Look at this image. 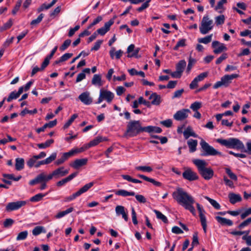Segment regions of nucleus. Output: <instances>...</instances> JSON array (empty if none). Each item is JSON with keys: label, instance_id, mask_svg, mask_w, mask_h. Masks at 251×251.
<instances>
[{"label": "nucleus", "instance_id": "1", "mask_svg": "<svg viewBox=\"0 0 251 251\" xmlns=\"http://www.w3.org/2000/svg\"><path fill=\"white\" fill-rule=\"evenodd\" d=\"M173 198L183 206L185 209L190 211L193 215H196V211L193 204L195 203L194 198L181 188H178L173 193Z\"/></svg>", "mask_w": 251, "mask_h": 251}, {"label": "nucleus", "instance_id": "2", "mask_svg": "<svg viewBox=\"0 0 251 251\" xmlns=\"http://www.w3.org/2000/svg\"><path fill=\"white\" fill-rule=\"evenodd\" d=\"M143 132H146V127L142 126L140 121L132 120L127 123L126 130L123 137L126 138L135 137Z\"/></svg>", "mask_w": 251, "mask_h": 251}, {"label": "nucleus", "instance_id": "3", "mask_svg": "<svg viewBox=\"0 0 251 251\" xmlns=\"http://www.w3.org/2000/svg\"><path fill=\"white\" fill-rule=\"evenodd\" d=\"M193 163L197 166L198 172L201 176L205 180H209L214 176V171L211 168H207V162L201 159H194Z\"/></svg>", "mask_w": 251, "mask_h": 251}, {"label": "nucleus", "instance_id": "4", "mask_svg": "<svg viewBox=\"0 0 251 251\" xmlns=\"http://www.w3.org/2000/svg\"><path fill=\"white\" fill-rule=\"evenodd\" d=\"M216 142L228 148L243 149L245 147L243 143L237 138H230L228 139L219 138Z\"/></svg>", "mask_w": 251, "mask_h": 251}, {"label": "nucleus", "instance_id": "5", "mask_svg": "<svg viewBox=\"0 0 251 251\" xmlns=\"http://www.w3.org/2000/svg\"><path fill=\"white\" fill-rule=\"evenodd\" d=\"M200 144L201 147V155L202 156L215 155H219L222 156L223 155L222 152L217 151L202 139H201Z\"/></svg>", "mask_w": 251, "mask_h": 251}, {"label": "nucleus", "instance_id": "6", "mask_svg": "<svg viewBox=\"0 0 251 251\" xmlns=\"http://www.w3.org/2000/svg\"><path fill=\"white\" fill-rule=\"evenodd\" d=\"M239 76V75L236 74L225 75L221 77L220 81L214 84L213 87L214 89H218L222 86L227 87L231 83L232 79L238 77Z\"/></svg>", "mask_w": 251, "mask_h": 251}, {"label": "nucleus", "instance_id": "7", "mask_svg": "<svg viewBox=\"0 0 251 251\" xmlns=\"http://www.w3.org/2000/svg\"><path fill=\"white\" fill-rule=\"evenodd\" d=\"M213 27V21L210 19L208 16L203 17L199 27L200 32L202 34H206Z\"/></svg>", "mask_w": 251, "mask_h": 251}, {"label": "nucleus", "instance_id": "8", "mask_svg": "<svg viewBox=\"0 0 251 251\" xmlns=\"http://www.w3.org/2000/svg\"><path fill=\"white\" fill-rule=\"evenodd\" d=\"M83 151L82 148L76 149L75 150H72L69 152L63 153L61 157L55 161L54 164L56 166H59L62 164L65 161L68 160L70 157L73 156L74 154L81 152Z\"/></svg>", "mask_w": 251, "mask_h": 251}, {"label": "nucleus", "instance_id": "9", "mask_svg": "<svg viewBox=\"0 0 251 251\" xmlns=\"http://www.w3.org/2000/svg\"><path fill=\"white\" fill-rule=\"evenodd\" d=\"M114 98V94L108 90H100V96L98 100L97 103H101L103 100L110 103Z\"/></svg>", "mask_w": 251, "mask_h": 251}, {"label": "nucleus", "instance_id": "10", "mask_svg": "<svg viewBox=\"0 0 251 251\" xmlns=\"http://www.w3.org/2000/svg\"><path fill=\"white\" fill-rule=\"evenodd\" d=\"M26 203V202L24 201L9 202L6 206L5 210L7 212H11L12 211L18 210L22 206L25 205Z\"/></svg>", "mask_w": 251, "mask_h": 251}, {"label": "nucleus", "instance_id": "11", "mask_svg": "<svg viewBox=\"0 0 251 251\" xmlns=\"http://www.w3.org/2000/svg\"><path fill=\"white\" fill-rule=\"evenodd\" d=\"M69 173V170L64 169V167H59L54 170L51 174L49 175V178L52 179L53 177L58 178L60 177H62Z\"/></svg>", "mask_w": 251, "mask_h": 251}, {"label": "nucleus", "instance_id": "12", "mask_svg": "<svg viewBox=\"0 0 251 251\" xmlns=\"http://www.w3.org/2000/svg\"><path fill=\"white\" fill-rule=\"evenodd\" d=\"M183 177L190 181H194L199 179L197 174L194 172L191 168H187L182 173Z\"/></svg>", "mask_w": 251, "mask_h": 251}, {"label": "nucleus", "instance_id": "13", "mask_svg": "<svg viewBox=\"0 0 251 251\" xmlns=\"http://www.w3.org/2000/svg\"><path fill=\"white\" fill-rule=\"evenodd\" d=\"M49 175L47 176L45 173H41L37 175L34 179L31 180L29 182V184L34 185L37 183L48 182L50 180V179L49 178Z\"/></svg>", "mask_w": 251, "mask_h": 251}, {"label": "nucleus", "instance_id": "14", "mask_svg": "<svg viewBox=\"0 0 251 251\" xmlns=\"http://www.w3.org/2000/svg\"><path fill=\"white\" fill-rule=\"evenodd\" d=\"M212 48L214 49L213 52L215 54H219L224 51H226L227 50V48L223 43H221L218 41H214L212 42Z\"/></svg>", "mask_w": 251, "mask_h": 251}, {"label": "nucleus", "instance_id": "15", "mask_svg": "<svg viewBox=\"0 0 251 251\" xmlns=\"http://www.w3.org/2000/svg\"><path fill=\"white\" fill-rule=\"evenodd\" d=\"M196 205L199 213V216L201 220V224L202 226V228L203 229L204 232L206 233L207 224L206 217L203 213V212H204V210L199 203H197Z\"/></svg>", "mask_w": 251, "mask_h": 251}, {"label": "nucleus", "instance_id": "16", "mask_svg": "<svg viewBox=\"0 0 251 251\" xmlns=\"http://www.w3.org/2000/svg\"><path fill=\"white\" fill-rule=\"evenodd\" d=\"M190 112V111L188 109H182L177 111L174 114V118L176 121H182L188 117V114Z\"/></svg>", "mask_w": 251, "mask_h": 251}, {"label": "nucleus", "instance_id": "17", "mask_svg": "<svg viewBox=\"0 0 251 251\" xmlns=\"http://www.w3.org/2000/svg\"><path fill=\"white\" fill-rule=\"evenodd\" d=\"M80 101L86 105H89L93 102V99L90 97L89 92H85L81 93L78 97Z\"/></svg>", "mask_w": 251, "mask_h": 251}, {"label": "nucleus", "instance_id": "18", "mask_svg": "<svg viewBox=\"0 0 251 251\" xmlns=\"http://www.w3.org/2000/svg\"><path fill=\"white\" fill-rule=\"evenodd\" d=\"M116 213L117 216L122 215L123 218L127 222L128 221V213L126 211V209L124 206L122 205H118L115 208Z\"/></svg>", "mask_w": 251, "mask_h": 251}, {"label": "nucleus", "instance_id": "19", "mask_svg": "<svg viewBox=\"0 0 251 251\" xmlns=\"http://www.w3.org/2000/svg\"><path fill=\"white\" fill-rule=\"evenodd\" d=\"M149 99L151 100L150 102L151 105H159L161 102V96L156 93H152L149 96Z\"/></svg>", "mask_w": 251, "mask_h": 251}, {"label": "nucleus", "instance_id": "20", "mask_svg": "<svg viewBox=\"0 0 251 251\" xmlns=\"http://www.w3.org/2000/svg\"><path fill=\"white\" fill-rule=\"evenodd\" d=\"M87 158H82L75 159L73 163L70 164V166L74 169H77L79 167L86 165L87 163Z\"/></svg>", "mask_w": 251, "mask_h": 251}, {"label": "nucleus", "instance_id": "21", "mask_svg": "<svg viewBox=\"0 0 251 251\" xmlns=\"http://www.w3.org/2000/svg\"><path fill=\"white\" fill-rule=\"evenodd\" d=\"M56 124L57 120L56 119L53 121H50L49 123L45 124L42 127L37 128L36 129V132L38 133H39L41 132H43L45 131L46 128L53 127L55 126Z\"/></svg>", "mask_w": 251, "mask_h": 251}, {"label": "nucleus", "instance_id": "22", "mask_svg": "<svg viewBox=\"0 0 251 251\" xmlns=\"http://www.w3.org/2000/svg\"><path fill=\"white\" fill-rule=\"evenodd\" d=\"M229 201L231 204H235L237 202L242 201V197L239 194H236L234 193H230L228 194Z\"/></svg>", "mask_w": 251, "mask_h": 251}, {"label": "nucleus", "instance_id": "23", "mask_svg": "<svg viewBox=\"0 0 251 251\" xmlns=\"http://www.w3.org/2000/svg\"><path fill=\"white\" fill-rule=\"evenodd\" d=\"M92 84L93 85L100 87L103 85V83L101 80V76L100 75H94L92 79Z\"/></svg>", "mask_w": 251, "mask_h": 251}, {"label": "nucleus", "instance_id": "24", "mask_svg": "<svg viewBox=\"0 0 251 251\" xmlns=\"http://www.w3.org/2000/svg\"><path fill=\"white\" fill-rule=\"evenodd\" d=\"M215 219L217 222L222 226L227 225L231 226L233 225V222L229 219H227L225 218L218 216L215 217Z\"/></svg>", "mask_w": 251, "mask_h": 251}, {"label": "nucleus", "instance_id": "25", "mask_svg": "<svg viewBox=\"0 0 251 251\" xmlns=\"http://www.w3.org/2000/svg\"><path fill=\"white\" fill-rule=\"evenodd\" d=\"M115 48L114 47L111 48V50L109 51V54H110V57L112 59H113L114 58V57H115V58L117 59H120L123 54V51L121 50H120L116 52H115Z\"/></svg>", "mask_w": 251, "mask_h": 251}, {"label": "nucleus", "instance_id": "26", "mask_svg": "<svg viewBox=\"0 0 251 251\" xmlns=\"http://www.w3.org/2000/svg\"><path fill=\"white\" fill-rule=\"evenodd\" d=\"M183 135L185 139H187L190 136L197 137L198 135L193 130L192 128L190 126H188L183 132Z\"/></svg>", "mask_w": 251, "mask_h": 251}, {"label": "nucleus", "instance_id": "27", "mask_svg": "<svg viewBox=\"0 0 251 251\" xmlns=\"http://www.w3.org/2000/svg\"><path fill=\"white\" fill-rule=\"evenodd\" d=\"M190 152H194L196 151L198 141L196 140L190 139L187 142Z\"/></svg>", "mask_w": 251, "mask_h": 251}, {"label": "nucleus", "instance_id": "28", "mask_svg": "<svg viewBox=\"0 0 251 251\" xmlns=\"http://www.w3.org/2000/svg\"><path fill=\"white\" fill-rule=\"evenodd\" d=\"M137 176L143 179L144 180L149 181L150 182L152 183L153 185L156 186H160L161 185V183L160 182L157 181L153 178L148 177L143 175L139 174L137 175Z\"/></svg>", "mask_w": 251, "mask_h": 251}, {"label": "nucleus", "instance_id": "29", "mask_svg": "<svg viewBox=\"0 0 251 251\" xmlns=\"http://www.w3.org/2000/svg\"><path fill=\"white\" fill-rule=\"evenodd\" d=\"M15 169L17 171H21L24 168L25 161L22 158H17L15 160Z\"/></svg>", "mask_w": 251, "mask_h": 251}, {"label": "nucleus", "instance_id": "30", "mask_svg": "<svg viewBox=\"0 0 251 251\" xmlns=\"http://www.w3.org/2000/svg\"><path fill=\"white\" fill-rule=\"evenodd\" d=\"M115 194L118 196H122L123 197L127 196H133L135 195V193L133 191L128 192L124 189L119 190L115 192Z\"/></svg>", "mask_w": 251, "mask_h": 251}, {"label": "nucleus", "instance_id": "31", "mask_svg": "<svg viewBox=\"0 0 251 251\" xmlns=\"http://www.w3.org/2000/svg\"><path fill=\"white\" fill-rule=\"evenodd\" d=\"M73 53H66L63 54L61 57L59 58V59L56 60L54 62V64H58L61 62H64L69 58H70L73 56Z\"/></svg>", "mask_w": 251, "mask_h": 251}, {"label": "nucleus", "instance_id": "32", "mask_svg": "<svg viewBox=\"0 0 251 251\" xmlns=\"http://www.w3.org/2000/svg\"><path fill=\"white\" fill-rule=\"evenodd\" d=\"M105 140H106V138H103L102 137L98 136L89 143L88 147H91L95 146L102 141Z\"/></svg>", "mask_w": 251, "mask_h": 251}, {"label": "nucleus", "instance_id": "33", "mask_svg": "<svg viewBox=\"0 0 251 251\" xmlns=\"http://www.w3.org/2000/svg\"><path fill=\"white\" fill-rule=\"evenodd\" d=\"M186 66V62L184 60L179 61L176 65V70L182 74Z\"/></svg>", "mask_w": 251, "mask_h": 251}, {"label": "nucleus", "instance_id": "34", "mask_svg": "<svg viewBox=\"0 0 251 251\" xmlns=\"http://www.w3.org/2000/svg\"><path fill=\"white\" fill-rule=\"evenodd\" d=\"M94 184V182H91L89 183L86 184L82 188H81L77 192L79 195L87 192L90 188H91Z\"/></svg>", "mask_w": 251, "mask_h": 251}, {"label": "nucleus", "instance_id": "35", "mask_svg": "<svg viewBox=\"0 0 251 251\" xmlns=\"http://www.w3.org/2000/svg\"><path fill=\"white\" fill-rule=\"evenodd\" d=\"M162 129L158 126H148L146 127V132L151 133L152 132L155 133H161L162 132Z\"/></svg>", "mask_w": 251, "mask_h": 251}, {"label": "nucleus", "instance_id": "36", "mask_svg": "<svg viewBox=\"0 0 251 251\" xmlns=\"http://www.w3.org/2000/svg\"><path fill=\"white\" fill-rule=\"evenodd\" d=\"M74 210L73 207H70L69 208L66 209L65 211H61L58 213L55 216V218L56 219H60L66 215L72 212Z\"/></svg>", "mask_w": 251, "mask_h": 251}, {"label": "nucleus", "instance_id": "37", "mask_svg": "<svg viewBox=\"0 0 251 251\" xmlns=\"http://www.w3.org/2000/svg\"><path fill=\"white\" fill-rule=\"evenodd\" d=\"M53 143L54 140L51 139L47 140L45 143L38 144L37 145L39 149H45L49 147Z\"/></svg>", "mask_w": 251, "mask_h": 251}, {"label": "nucleus", "instance_id": "38", "mask_svg": "<svg viewBox=\"0 0 251 251\" xmlns=\"http://www.w3.org/2000/svg\"><path fill=\"white\" fill-rule=\"evenodd\" d=\"M42 232H46L44 227L42 226H37L32 230V234L34 236H37Z\"/></svg>", "mask_w": 251, "mask_h": 251}, {"label": "nucleus", "instance_id": "39", "mask_svg": "<svg viewBox=\"0 0 251 251\" xmlns=\"http://www.w3.org/2000/svg\"><path fill=\"white\" fill-rule=\"evenodd\" d=\"M153 211L155 213L157 218L161 220L164 223H168V220L167 217L164 215H163L161 212L157 210H154Z\"/></svg>", "mask_w": 251, "mask_h": 251}, {"label": "nucleus", "instance_id": "40", "mask_svg": "<svg viewBox=\"0 0 251 251\" xmlns=\"http://www.w3.org/2000/svg\"><path fill=\"white\" fill-rule=\"evenodd\" d=\"M204 198L207 200L216 209L218 210L220 209V205L215 200L212 199L207 196H205Z\"/></svg>", "mask_w": 251, "mask_h": 251}, {"label": "nucleus", "instance_id": "41", "mask_svg": "<svg viewBox=\"0 0 251 251\" xmlns=\"http://www.w3.org/2000/svg\"><path fill=\"white\" fill-rule=\"evenodd\" d=\"M212 36L213 34H210L204 37V38H199L198 40V42L200 43H203L204 44H208L212 41Z\"/></svg>", "mask_w": 251, "mask_h": 251}, {"label": "nucleus", "instance_id": "42", "mask_svg": "<svg viewBox=\"0 0 251 251\" xmlns=\"http://www.w3.org/2000/svg\"><path fill=\"white\" fill-rule=\"evenodd\" d=\"M186 40L185 39H182L178 41L176 45L174 47V50H177L180 47H184L186 46Z\"/></svg>", "mask_w": 251, "mask_h": 251}, {"label": "nucleus", "instance_id": "43", "mask_svg": "<svg viewBox=\"0 0 251 251\" xmlns=\"http://www.w3.org/2000/svg\"><path fill=\"white\" fill-rule=\"evenodd\" d=\"M46 195V194L39 193L31 197L30 199V201L32 202H37L40 201Z\"/></svg>", "mask_w": 251, "mask_h": 251}, {"label": "nucleus", "instance_id": "44", "mask_svg": "<svg viewBox=\"0 0 251 251\" xmlns=\"http://www.w3.org/2000/svg\"><path fill=\"white\" fill-rule=\"evenodd\" d=\"M77 117V114H73L71 116V117L68 120V121L66 123V124L64 125V128H67Z\"/></svg>", "mask_w": 251, "mask_h": 251}, {"label": "nucleus", "instance_id": "45", "mask_svg": "<svg viewBox=\"0 0 251 251\" xmlns=\"http://www.w3.org/2000/svg\"><path fill=\"white\" fill-rule=\"evenodd\" d=\"M225 20V16L224 15H220L215 18V24L217 25H223Z\"/></svg>", "mask_w": 251, "mask_h": 251}, {"label": "nucleus", "instance_id": "46", "mask_svg": "<svg viewBox=\"0 0 251 251\" xmlns=\"http://www.w3.org/2000/svg\"><path fill=\"white\" fill-rule=\"evenodd\" d=\"M28 231L25 230L20 232L17 236L16 240L17 241L24 240L27 238Z\"/></svg>", "mask_w": 251, "mask_h": 251}, {"label": "nucleus", "instance_id": "47", "mask_svg": "<svg viewBox=\"0 0 251 251\" xmlns=\"http://www.w3.org/2000/svg\"><path fill=\"white\" fill-rule=\"evenodd\" d=\"M128 72L131 75H139L143 77H144L145 76V73L143 72H142V71L138 72L134 68L128 70Z\"/></svg>", "mask_w": 251, "mask_h": 251}, {"label": "nucleus", "instance_id": "48", "mask_svg": "<svg viewBox=\"0 0 251 251\" xmlns=\"http://www.w3.org/2000/svg\"><path fill=\"white\" fill-rule=\"evenodd\" d=\"M196 62V60L194 58H192L191 56H190V57L189 58V61H188V64L187 70H186V72L187 73H189V72L190 71V70H191V69L192 68L193 65L194 64H195Z\"/></svg>", "mask_w": 251, "mask_h": 251}, {"label": "nucleus", "instance_id": "49", "mask_svg": "<svg viewBox=\"0 0 251 251\" xmlns=\"http://www.w3.org/2000/svg\"><path fill=\"white\" fill-rule=\"evenodd\" d=\"M44 16L43 14H40L37 19L33 20L31 22L30 25H35L39 24L42 21Z\"/></svg>", "mask_w": 251, "mask_h": 251}, {"label": "nucleus", "instance_id": "50", "mask_svg": "<svg viewBox=\"0 0 251 251\" xmlns=\"http://www.w3.org/2000/svg\"><path fill=\"white\" fill-rule=\"evenodd\" d=\"M201 107V103L199 101H195L192 103L190 106V108L194 111H197Z\"/></svg>", "mask_w": 251, "mask_h": 251}, {"label": "nucleus", "instance_id": "51", "mask_svg": "<svg viewBox=\"0 0 251 251\" xmlns=\"http://www.w3.org/2000/svg\"><path fill=\"white\" fill-rule=\"evenodd\" d=\"M71 43V40L70 39L66 40L63 44L60 47L59 49L61 51H64L67 49Z\"/></svg>", "mask_w": 251, "mask_h": 251}, {"label": "nucleus", "instance_id": "52", "mask_svg": "<svg viewBox=\"0 0 251 251\" xmlns=\"http://www.w3.org/2000/svg\"><path fill=\"white\" fill-rule=\"evenodd\" d=\"M57 153L56 152L52 153L50 156L47 158L46 159H45V162L46 164H49L52 161L54 160L55 158H56Z\"/></svg>", "mask_w": 251, "mask_h": 251}, {"label": "nucleus", "instance_id": "53", "mask_svg": "<svg viewBox=\"0 0 251 251\" xmlns=\"http://www.w3.org/2000/svg\"><path fill=\"white\" fill-rule=\"evenodd\" d=\"M226 173L228 175L229 177L232 180H237V177L235 174L232 173L229 168H225Z\"/></svg>", "mask_w": 251, "mask_h": 251}, {"label": "nucleus", "instance_id": "54", "mask_svg": "<svg viewBox=\"0 0 251 251\" xmlns=\"http://www.w3.org/2000/svg\"><path fill=\"white\" fill-rule=\"evenodd\" d=\"M251 223V217L247 219V220L243 221L238 226V228L239 229H242L245 226H248Z\"/></svg>", "mask_w": 251, "mask_h": 251}, {"label": "nucleus", "instance_id": "55", "mask_svg": "<svg viewBox=\"0 0 251 251\" xmlns=\"http://www.w3.org/2000/svg\"><path fill=\"white\" fill-rule=\"evenodd\" d=\"M22 3V0H19L17 2L15 7H14L12 11V13L13 15H15L16 13L18 11L20 7L21 6Z\"/></svg>", "mask_w": 251, "mask_h": 251}, {"label": "nucleus", "instance_id": "56", "mask_svg": "<svg viewBox=\"0 0 251 251\" xmlns=\"http://www.w3.org/2000/svg\"><path fill=\"white\" fill-rule=\"evenodd\" d=\"M37 110L36 108L34 109L33 110H29L26 108H25L21 112V115L22 116H24L26 113L30 114H34L37 113Z\"/></svg>", "mask_w": 251, "mask_h": 251}, {"label": "nucleus", "instance_id": "57", "mask_svg": "<svg viewBox=\"0 0 251 251\" xmlns=\"http://www.w3.org/2000/svg\"><path fill=\"white\" fill-rule=\"evenodd\" d=\"M136 169L147 172H151L152 171V169L150 166H138L136 167Z\"/></svg>", "mask_w": 251, "mask_h": 251}, {"label": "nucleus", "instance_id": "58", "mask_svg": "<svg viewBox=\"0 0 251 251\" xmlns=\"http://www.w3.org/2000/svg\"><path fill=\"white\" fill-rule=\"evenodd\" d=\"M19 97V96H18L17 92L15 91H13L10 94L9 96L6 100L8 102H10L12 100L16 99Z\"/></svg>", "mask_w": 251, "mask_h": 251}, {"label": "nucleus", "instance_id": "59", "mask_svg": "<svg viewBox=\"0 0 251 251\" xmlns=\"http://www.w3.org/2000/svg\"><path fill=\"white\" fill-rule=\"evenodd\" d=\"M139 103L140 104H143L147 107L150 108L151 107V103L149 101L145 100L142 97H140L139 99Z\"/></svg>", "mask_w": 251, "mask_h": 251}, {"label": "nucleus", "instance_id": "60", "mask_svg": "<svg viewBox=\"0 0 251 251\" xmlns=\"http://www.w3.org/2000/svg\"><path fill=\"white\" fill-rule=\"evenodd\" d=\"M80 195L77 193V192L74 193L72 195L70 196L69 197H67L65 198L64 201L65 202H68L70 201H73V200L75 199L76 197L79 196Z\"/></svg>", "mask_w": 251, "mask_h": 251}, {"label": "nucleus", "instance_id": "61", "mask_svg": "<svg viewBox=\"0 0 251 251\" xmlns=\"http://www.w3.org/2000/svg\"><path fill=\"white\" fill-rule=\"evenodd\" d=\"M14 221L12 219H6L3 222V226L5 228L11 226L14 223Z\"/></svg>", "mask_w": 251, "mask_h": 251}, {"label": "nucleus", "instance_id": "62", "mask_svg": "<svg viewBox=\"0 0 251 251\" xmlns=\"http://www.w3.org/2000/svg\"><path fill=\"white\" fill-rule=\"evenodd\" d=\"M102 42H103L102 40H99L97 41V42L95 43L94 47L92 48V49L91 50V51L98 50L100 49Z\"/></svg>", "mask_w": 251, "mask_h": 251}, {"label": "nucleus", "instance_id": "63", "mask_svg": "<svg viewBox=\"0 0 251 251\" xmlns=\"http://www.w3.org/2000/svg\"><path fill=\"white\" fill-rule=\"evenodd\" d=\"M151 1V0H148L145 2H144L141 6L138 8L137 10L138 12H141L146 8H148L149 6V2Z\"/></svg>", "mask_w": 251, "mask_h": 251}, {"label": "nucleus", "instance_id": "64", "mask_svg": "<svg viewBox=\"0 0 251 251\" xmlns=\"http://www.w3.org/2000/svg\"><path fill=\"white\" fill-rule=\"evenodd\" d=\"M208 76L207 72H204L199 75L197 77H195L196 79L199 82L203 80L205 77Z\"/></svg>", "mask_w": 251, "mask_h": 251}]
</instances>
